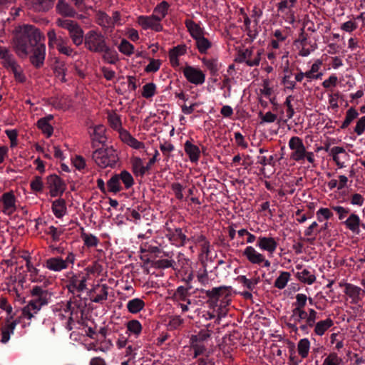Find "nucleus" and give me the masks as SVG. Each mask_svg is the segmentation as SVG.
Returning <instances> with one entry per match:
<instances>
[{
  "label": "nucleus",
  "mask_w": 365,
  "mask_h": 365,
  "mask_svg": "<svg viewBox=\"0 0 365 365\" xmlns=\"http://www.w3.org/2000/svg\"><path fill=\"white\" fill-rule=\"evenodd\" d=\"M14 34V48L20 58L27 57L31 48L43 37L39 29L29 24L16 27Z\"/></svg>",
  "instance_id": "1"
},
{
  "label": "nucleus",
  "mask_w": 365,
  "mask_h": 365,
  "mask_svg": "<svg viewBox=\"0 0 365 365\" xmlns=\"http://www.w3.org/2000/svg\"><path fill=\"white\" fill-rule=\"evenodd\" d=\"M207 297V303L210 309H214L220 315L225 316L227 312V307L232 300V287L220 286L213 287L212 289L202 290Z\"/></svg>",
  "instance_id": "2"
},
{
  "label": "nucleus",
  "mask_w": 365,
  "mask_h": 365,
  "mask_svg": "<svg viewBox=\"0 0 365 365\" xmlns=\"http://www.w3.org/2000/svg\"><path fill=\"white\" fill-rule=\"evenodd\" d=\"M32 299L22 309L24 317L31 319L41 309L48 304L51 294L47 289L40 286H34L30 291Z\"/></svg>",
  "instance_id": "3"
},
{
  "label": "nucleus",
  "mask_w": 365,
  "mask_h": 365,
  "mask_svg": "<svg viewBox=\"0 0 365 365\" xmlns=\"http://www.w3.org/2000/svg\"><path fill=\"white\" fill-rule=\"evenodd\" d=\"M93 145L96 143L101 144V147L93 152L92 158L96 165L102 168L114 167L118 160L115 150L112 146H107L103 141L98 140L99 138H93Z\"/></svg>",
  "instance_id": "4"
},
{
  "label": "nucleus",
  "mask_w": 365,
  "mask_h": 365,
  "mask_svg": "<svg viewBox=\"0 0 365 365\" xmlns=\"http://www.w3.org/2000/svg\"><path fill=\"white\" fill-rule=\"evenodd\" d=\"M83 43L85 48L91 52L101 53L109 50L106 36L97 29L86 32Z\"/></svg>",
  "instance_id": "5"
},
{
  "label": "nucleus",
  "mask_w": 365,
  "mask_h": 365,
  "mask_svg": "<svg viewBox=\"0 0 365 365\" xmlns=\"http://www.w3.org/2000/svg\"><path fill=\"white\" fill-rule=\"evenodd\" d=\"M56 24L61 28L65 29L68 31L69 36L77 46H81L84 41V32L81 26L73 20L58 18L56 21Z\"/></svg>",
  "instance_id": "6"
},
{
  "label": "nucleus",
  "mask_w": 365,
  "mask_h": 365,
  "mask_svg": "<svg viewBox=\"0 0 365 365\" xmlns=\"http://www.w3.org/2000/svg\"><path fill=\"white\" fill-rule=\"evenodd\" d=\"M297 4V0H279L277 4L279 15L289 24H293L295 21L294 8Z\"/></svg>",
  "instance_id": "7"
},
{
  "label": "nucleus",
  "mask_w": 365,
  "mask_h": 365,
  "mask_svg": "<svg viewBox=\"0 0 365 365\" xmlns=\"http://www.w3.org/2000/svg\"><path fill=\"white\" fill-rule=\"evenodd\" d=\"M17 199L14 191L4 192L0 196V208L1 212L10 216L14 213L17 209Z\"/></svg>",
  "instance_id": "8"
},
{
  "label": "nucleus",
  "mask_w": 365,
  "mask_h": 365,
  "mask_svg": "<svg viewBox=\"0 0 365 365\" xmlns=\"http://www.w3.org/2000/svg\"><path fill=\"white\" fill-rule=\"evenodd\" d=\"M46 185L50 190V195L53 197L61 196L66 189L65 182L56 174L47 177Z\"/></svg>",
  "instance_id": "9"
},
{
  "label": "nucleus",
  "mask_w": 365,
  "mask_h": 365,
  "mask_svg": "<svg viewBox=\"0 0 365 365\" xmlns=\"http://www.w3.org/2000/svg\"><path fill=\"white\" fill-rule=\"evenodd\" d=\"M262 53L260 50L255 52L252 48H246L240 52L237 61L245 63L248 66H256L260 63Z\"/></svg>",
  "instance_id": "10"
},
{
  "label": "nucleus",
  "mask_w": 365,
  "mask_h": 365,
  "mask_svg": "<svg viewBox=\"0 0 365 365\" xmlns=\"http://www.w3.org/2000/svg\"><path fill=\"white\" fill-rule=\"evenodd\" d=\"M183 74L188 82L194 85H202L205 81V74L198 68L186 66L183 68Z\"/></svg>",
  "instance_id": "11"
},
{
  "label": "nucleus",
  "mask_w": 365,
  "mask_h": 365,
  "mask_svg": "<svg viewBox=\"0 0 365 365\" xmlns=\"http://www.w3.org/2000/svg\"><path fill=\"white\" fill-rule=\"evenodd\" d=\"M30 53L31 63L36 68L41 67L46 57L45 44L39 41L31 48Z\"/></svg>",
  "instance_id": "12"
},
{
  "label": "nucleus",
  "mask_w": 365,
  "mask_h": 365,
  "mask_svg": "<svg viewBox=\"0 0 365 365\" xmlns=\"http://www.w3.org/2000/svg\"><path fill=\"white\" fill-rule=\"evenodd\" d=\"M137 23L144 30L152 29L155 31H160L163 29L159 19L157 16L153 14L150 16H139L137 19Z\"/></svg>",
  "instance_id": "13"
},
{
  "label": "nucleus",
  "mask_w": 365,
  "mask_h": 365,
  "mask_svg": "<svg viewBox=\"0 0 365 365\" xmlns=\"http://www.w3.org/2000/svg\"><path fill=\"white\" fill-rule=\"evenodd\" d=\"M289 145L292 150L291 158L293 160L300 161L305 159L306 149L300 138H290Z\"/></svg>",
  "instance_id": "14"
},
{
  "label": "nucleus",
  "mask_w": 365,
  "mask_h": 365,
  "mask_svg": "<svg viewBox=\"0 0 365 365\" xmlns=\"http://www.w3.org/2000/svg\"><path fill=\"white\" fill-rule=\"evenodd\" d=\"M288 51H284L282 56V61H285V66L284 68V72L285 73L282 81V83L283 84L285 90L292 91L295 88L296 83L294 80H292V73L289 71V61L288 58Z\"/></svg>",
  "instance_id": "15"
},
{
  "label": "nucleus",
  "mask_w": 365,
  "mask_h": 365,
  "mask_svg": "<svg viewBox=\"0 0 365 365\" xmlns=\"http://www.w3.org/2000/svg\"><path fill=\"white\" fill-rule=\"evenodd\" d=\"M168 233L166 235L172 245L176 247L185 246L187 243V236L182 232L181 228H175L174 230L168 229Z\"/></svg>",
  "instance_id": "16"
},
{
  "label": "nucleus",
  "mask_w": 365,
  "mask_h": 365,
  "mask_svg": "<svg viewBox=\"0 0 365 365\" xmlns=\"http://www.w3.org/2000/svg\"><path fill=\"white\" fill-rule=\"evenodd\" d=\"M187 47L185 44L178 45L170 50L169 60L170 65L173 68L180 66V63L179 58L185 55L187 53Z\"/></svg>",
  "instance_id": "17"
},
{
  "label": "nucleus",
  "mask_w": 365,
  "mask_h": 365,
  "mask_svg": "<svg viewBox=\"0 0 365 365\" xmlns=\"http://www.w3.org/2000/svg\"><path fill=\"white\" fill-rule=\"evenodd\" d=\"M261 250L267 251L272 255L278 245L277 242L272 237H258L256 245Z\"/></svg>",
  "instance_id": "18"
},
{
  "label": "nucleus",
  "mask_w": 365,
  "mask_h": 365,
  "mask_svg": "<svg viewBox=\"0 0 365 365\" xmlns=\"http://www.w3.org/2000/svg\"><path fill=\"white\" fill-rule=\"evenodd\" d=\"M344 293L351 299V303L357 304L361 300V295H365V291L354 284L346 283L345 284Z\"/></svg>",
  "instance_id": "19"
},
{
  "label": "nucleus",
  "mask_w": 365,
  "mask_h": 365,
  "mask_svg": "<svg viewBox=\"0 0 365 365\" xmlns=\"http://www.w3.org/2000/svg\"><path fill=\"white\" fill-rule=\"evenodd\" d=\"M334 161L339 168L345 167L344 163L349 159V154L342 147L335 146L331 149Z\"/></svg>",
  "instance_id": "20"
},
{
  "label": "nucleus",
  "mask_w": 365,
  "mask_h": 365,
  "mask_svg": "<svg viewBox=\"0 0 365 365\" xmlns=\"http://www.w3.org/2000/svg\"><path fill=\"white\" fill-rule=\"evenodd\" d=\"M242 255L252 264H261L264 260V255L252 246H247L244 250Z\"/></svg>",
  "instance_id": "21"
},
{
  "label": "nucleus",
  "mask_w": 365,
  "mask_h": 365,
  "mask_svg": "<svg viewBox=\"0 0 365 365\" xmlns=\"http://www.w3.org/2000/svg\"><path fill=\"white\" fill-rule=\"evenodd\" d=\"M185 153L188 155L190 160L193 163H197L200 159L201 151L200 148L192 143L190 140H187L184 145Z\"/></svg>",
  "instance_id": "22"
},
{
  "label": "nucleus",
  "mask_w": 365,
  "mask_h": 365,
  "mask_svg": "<svg viewBox=\"0 0 365 365\" xmlns=\"http://www.w3.org/2000/svg\"><path fill=\"white\" fill-rule=\"evenodd\" d=\"M44 266L49 270L54 272H61L67 269L65 261L60 257L48 258L46 260Z\"/></svg>",
  "instance_id": "23"
},
{
  "label": "nucleus",
  "mask_w": 365,
  "mask_h": 365,
  "mask_svg": "<svg viewBox=\"0 0 365 365\" xmlns=\"http://www.w3.org/2000/svg\"><path fill=\"white\" fill-rule=\"evenodd\" d=\"M343 224L353 233L359 234L360 232L361 220L356 213H351L348 218L343 222Z\"/></svg>",
  "instance_id": "24"
},
{
  "label": "nucleus",
  "mask_w": 365,
  "mask_h": 365,
  "mask_svg": "<svg viewBox=\"0 0 365 365\" xmlns=\"http://www.w3.org/2000/svg\"><path fill=\"white\" fill-rule=\"evenodd\" d=\"M54 0H26L27 4L36 11H46L51 8Z\"/></svg>",
  "instance_id": "25"
},
{
  "label": "nucleus",
  "mask_w": 365,
  "mask_h": 365,
  "mask_svg": "<svg viewBox=\"0 0 365 365\" xmlns=\"http://www.w3.org/2000/svg\"><path fill=\"white\" fill-rule=\"evenodd\" d=\"M86 278L83 276L81 279H78L76 276H73L71 278L69 284H68V290L73 294L74 292H83L86 288Z\"/></svg>",
  "instance_id": "26"
},
{
  "label": "nucleus",
  "mask_w": 365,
  "mask_h": 365,
  "mask_svg": "<svg viewBox=\"0 0 365 365\" xmlns=\"http://www.w3.org/2000/svg\"><path fill=\"white\" fill-rule=\"evenodd\" d=\"M108 289L107 284H97L92 290L96 295L91 298V301L95 303H102L108 299Z\"/></svg>",
  "instance_id": "27"
},
{
  "label": "nucleus",
  "mask_w": 365,
  "mask_h": 365,
  "mask_svg": "<svg viewBox=\"0 0 365 365\" xmlns=\"http://www.w3.org/2000/svg\"><path fill=\"white\" fill-rule=\"evenodd\" d=\"M7 69H10L14 73L15 80L19 83H24L26 81V76L24 73L23 68L16 62V59L10 62L7 66H5Z\"/></svg>",
  "instance_id": "28"
},
{
  "label": "nucleus",
  "mask_w": 365,
  "mask_h": 365,
  "mask_svg": "<svg viewBox=\"0 0 365 365\" xmlns=\"http://www.w3.org/2000/svg\"><path fill=\"white\" fill-rule=\"evenodd\" d=\"M26 267L30 273V277L32 282H42L46 279V277L39 274V269L36 268L31 263L30 258L26 259Z\"/></svg>",
  "instance_id": "29"
},
{
  "label": "nucleus",
  "mask_w": 365,
  "mask_h": 365,
  "mask_svg": "<svg viewBox=\"0 0 365 365\" xmlns=\"http://www.w3.org/2000/svg\"><path fill=\"white\" fill-rule=\"evenodd\" d=\"M186 27L194 40L205 35L204 29L192 20H187L185 21Z\"/></svg>",
  "instance_id": "30"
},
{
  "label": "nucleus",
  "mask_w": 365,
  "mask_h": 365,
  "mask_svg": "<svg viewBox=\"0 0 365 365\" xmlns=\"http://www.w3.org/2000/svg\"><path fill=\"white\" fill-rule=\"evenodd\" d=\"M57 12L64 16L74 17L76 11L65 0H59L56 5Z\"/></svg>",
  "instance_id": "31"
},
{
  "label": "nucleus",
  "mask_w": 365,
  "mask_h": 365,
  "mask_svg": "<svg viewBox=\"0 0 365 365\" xmlns=\"http://www.w3.org/2000/svg\"><path fill=\"white\" fill-rule=\"evenodd\" d=\"M51 209L57 218H61L67 211L66 200L62 198L54 200L52 202Z\"/></svg>",
  "instance_id": "32"
},
{
  "label": "nucleus",
  "mask_w": 365,
  "mask_h": 365,
  "mask_svg": "<svg viewBox=\"0 0 365 365\" xmlns=\"http://www.w3.org/2000/svg\"><path fill=\"white\" fill-rule=\"evenodd\" d=\"M19 323V320H14L13 322H7L6 326L1 330V341L6 344L10 339V336L14 333L16 326Z\"/></svg>",
  "instance_id": "33"
},
{
  "label": "nucleus",
  "mask_w": 365,
  "mask_h": 365,
  "mask_svg": "<svg viewBox=\"0 0 365 365\" xmlns=\"http://www.w3.org/2000/svg\"><path fill=\"white\" fill-rule=\"evenodd\" d=\"M132 170L136 177H143L147 172V168L143 165V160L135 157L131 159Z\"/></svg>",
  "instance_id": "34"
},
{
  "label": "nucleus",
  "mask_w": 365,
  "mask_h": 365,
  "mask_svg": "<svg viewBox=\"0 0 365 365\" xmlns=\"http://www.w3.org/2000/svg\"><path fill=\"white\" fill-rule=\"evenodd\" d=\"M334 325V322L331 318H327L324 320H321L314 326V333L318 336H322L325 332Z\"/></svg>",
  "instance_id": "35"
},
{
  "label": "nucleus",
  "mask_w": 365,
  "mask_h": 365,
  "mask_svg": "<svg viewBox=\"0 0 365 365\" xmlns=\"http://www.w3.org/2000/svg\"><path fill=\"white\" fill-rule=\"evenodd\" d=\"M145 302L140 298H134L128 302L126 307L131 314L139 313L145 307Z\"/></svg>",
  "instance_id": "36"
},
{
  "label": "nucleus",
  "mask_w": 365,
  "mask_h": 365,
  "mask_svg": "<svg viewBox=\"0 0 365 365\" xmlns=\"http://www.w3.org/2000/svg\"><path fill=\"white\" fill-rule=\"evenodd\" d=\"M96 23L103 29H113L110 16L103 11H98L96 14Z\"/></svg>",
  "instance_id": "37"
},
{
  "label": "nucleus",
  "mask_w": 365,
  "mask_h": 365,
  "mask_svg": "<svg viewBox=\"0 0 365 365\" xmlns=\"http://www.w3.org/2000/svg\"><path fill=\"white\" fill-rule=\"evenodd\" d=\"M53 116L48 115L44 118H42L38 120V127L42 130V133L50 137L53 134V127L48 123V120H51Z\"/></svg>",
  "instance_id": "38"
},
{
  "label": "nucleus",
  "mask_w": 365,
  "mask_h": 365,
  "mask_svg": "<svg viewBox=\"0 0 365 365\" xmlns=\"http://www.w3.org/2000/svg\"><path fill=\"white\" fill-rule=\"evenodd\" d=\"M192 288L190 285L185 287L183 286H180L175 291L173 298L175 300L178 301H187L188 304H190V299H188V297L190 296L189 290Z\"/></svg>",
  "instance_id": "39"
},
{
  "label": "nucleus",
  "mask_w": 365,
  "mask_h": 365,
  "mask_svg": "<svg viewBox=\"0 0 365 365\" xmlns=\"http://www.w3.org/2000/svg\"><path fill=\"white\" fill-rule=\"evenodd\" d=\"M108 190L110 192L117 193L123 190L120 185V180L118 174L113 175L107 182Z\"/></svg>",
  "instance_id": "40"
},
{
  "label": "nucleus",
  "mask_w": 365,
  "mask_h": 365,
  "mask_svg": "<svg viewBox=\"0 0 365 365\" xmlns=\"http://www.w3.org/2000/svg\"><path fill=\"white\" fill-rule=\"evenodd\" d=\"M296 277L301 282L307 284H312L316 280L315 275L311 274L307 269H303L302 272H297Z\"/></svg>",
  "instance_id": "41"
},
{
  "label": "nucleus",
  "mask_w": 365,
  "mask_h": 365,
  "mask_svg": "<svg viewBox=\"0 0 365 365\" xmlns=\"http://www.w3.org/2000/svg\"><path fill=\"white\" fill-rule=\"evenodd\" d=\"M195 41L196 47L200 53H206L212 46V43L205 37V35L197 38Z\"/></svg>",
  "instance_id": "42"
},
{
  "label": "nucleus",
  "mask_w": 365,
  "mask_h": 365,
  "mask_svg": "<svg viewBox=\"0 0 365 365\" xmlns=\"http://www.w3.org/2000/svg\"><path fill=\"white\" fill-rule=\"evenodd\" d=\"M175 262L174 260L168 259H160L153 260L150 262L151 267L155 269H166L170 267L175 269Z\"/></svg>",
  "instance_id": "43"
},
{
  "label": "nucleus",
  "mask_w": 365,
  "mask_h": 365,
  "mask_svg": "<svg viewBox=\"0 0 365 365\" xmlns=\"http://www.w3.org/2000/svg\"><path fill=\"white\" fill-rule=\"evenodd\" d=\"M302 48L299 50V54L301 56H308L312 52L317 48L316 43H311L306 38L301 41Z\"/></svg>",
  "instance_id": "44"
},
{
  "label": "nucleus",
  "mask_w": 365,
  "mask_h": 365,
  "mask_svg": "<svg viewBox=\"0 0 365 365\" xmlns=\"http://www.w3.org/2000/svg\"><path fill=\"white\" fill-rule=\"evenodd\" d=\"M81 237L83 240L84 245L88 247H97V245L99 243V240L98 239L97 237L92 234L86 233L83 229H82Z\"/></svg>",
  "instance_id": "45"
},
{
  "label": "nucleus",
  "mask_w": 365,
  "mask_h": 365,
  "mask_svg": "<svg viewBox=\"0 0 365 365\" xmlns=\"http://www.w3.org/2000/svg\"><path fill=\"white\" fill-rule=\"evenodd\" d=\"M309 349L310 341L308 339L304 338L299 341L297 344V350L299 354L302 356V358L304 359L307 357Z\"/></svg>",
  "instance_id": "46"
},
{
  "label": "nucleus",
  "mask_w": 365,
  "mask_h": 365,
  "mask_svg": "<svg viewBox=\"0 0 365 365\" xmlns=\"http://www.w3.org/2000/svg\"><path fill=\"white\" fill-rule=\"evenodd\" d=\"M127 331L130 334H134L135 336H138L142 331V325L140 322L137 319H132L127 322L126 324Z\"/></svg>",
  "instance_id": "47"
},
{
  "label": "nucleus",
  "mask_w": 365,
  "mask_h": 365,
  "mask_svg": "<svg viewBox=\"0 0 365 365\" xmlns=\"http://www.w3.org/2000/svg\"><path fill=\"white\" fill-rule=\"evenodd\" d=\"M274 111L279 114V121L286 122L291 119L294 115L293 108H287L286 113H284L280 106H276L274 108Z\"/></svg>",
  "instance_id": "48"
},
{
  "label": "nucleus",
  "mask_w": 365,
  "mask_h": 365,
  "mask_svg": "<svg viewBox=\"0 0 365 365\" xmlns=\"http://www.w3.org/2000/svg\"><path fill=\"white\" fill-rule=\"evenodd\" d=\"M58 51L66 56H71L74 53L73 49L68 45L66 40L63 38H59L58 43L56 46Z\"/></svg>",
  "instance_id": "49"
},
{
  "label": "nucleus",
  "mask_w": 365,
  "mask_h": 365,
  "mask_svg": "<svg viewBox=\"0 0 365 365\" xmlns=\"http://www.w3.org/2000/svg\"><path fill=\"white\" fill-rule=\"evenodd\" d=\"M169 8V4L166 1H162L160 4L157 5L153 11V15L157 16L159 19V21L165 17Z\"/></svg>",
  "instance_id": "50"
},
{
  "label": "nucleus",
  "mask_w": 365,
  "mask_h": 365,
  "mask_svg": "<svg viewBox=\"0 0 365 365\" xmlns=\"http://www.w3.org/2000/svg\"><path fill=\"white\" fill-rule=\"evenodd\" d=\"M290 276L291 274L288 272H281L274 282V287L279 289H284L289 281Z\"/></svg>",
  "instance_id": "51"
},
{
  "label": "nucleus",
  "mask_w": 365,
  "mask_h": 365,
  "mask_svg": "<svg viewBox=\"0 0 365 365\" xmlns=\"http://www.w3.org/2000/svg\"><path fill=\"white\" fill-rule=\"evenodd\" d=\"M359 116L358 111L354 108H350L346 113L345 119L342 123L341 128H344L348 127L355 119Z\"/></svg>",
  "instance_id": "52"
},
{
  "label": "nucleus",
  "mask_w": 365,
  "mask_h": 365,
  "mask_svg": "<svg viewBox=\"0 0 365 365\" xmlns=\"http://www.w3.org/2000/svg\"><path fill=\"white\" fill-rule=\"evenodd\" d=\"M120 182H122L125 189L130 188L134 184V180L131 174L127 170H123L120 174H118Z\"/></svg>",
  "instance_id": "53"
},
{
  "label": "nucleus",
  "mask_w": 365,
  "mask_h": 365,
  "mask_svg": "<svg viewBox=\"0 0 365 365\" xmlns=\"http://www.w3.org/2000/svg\"><path fill=\"white\" fill-rule=\"evenodd\" d=\"M120 52L126 55L131 56L134 53V46L128 41L123 39L118 46Z\"/></svg>",
  "instance_id": "54"
},
{
  "label": "nucleus",
  "mask_w": 365,
  "mask_h": 365,
  "mask_svg": "<svg viewBox=\"0 0 365 365\" xmlns=\"http://www.w3.org/2000/svg\"><path fill=\"white\" fill-rule=\"evenodd\" d=\"M0 59L3 61V65L5 67L15 58L10 53L9 50L4 46H0Z\"/></svg>",
  "instance_id": "55"
},
{
  "label": "nucleus",
  "mask_w": 365,
  "mask_h": 365,
  "mask_svg": "<svg viewBox=\"0 0 365 365\" xmlns=\"http://www.w3.org/2000/svg\"><path fill=\"white\" fill-rule=\"evenodd\" d=\"M156 93V86L153 83H148L143 86L142 96L145 98H150Z\"/></svg>",
  "instance_id": "56"
},
{
  "label": "nucleus",
  "mask_w": 365,
  "mask_h": 365,
  "mask_svg": "<svg viewBox=\"0 0 365 365\" xmlns=\"http://www.w3.org/2000/svg\"><path fill=\"white\" fill-rule=\"evenodd\" d=\"M259 117L261 119V123H274L275 120H279V114L273 113L271 111L266 112L263 113L262 112H259Z\"/></svg>",
  "instance_id": "57"
},
{
  "label": "nucleus",
  "mask_w": 365,
  "mask_h": 365,
  "mask_svg": "<svg viewBox=\"0 0 365 365\" xmlns=\"http://www.w3.org/2000/svg\"><path fill=\"white\" fill-rule=\"evenodd\" d=\"M0 308L3 310H5L8 314L6 317V322H9L11 319H13L14 316L12 314V307L8 303V300L6 297H1L0 299Z\"/></svg>",
  "instance_id": "58"
},
{
  "label": "nucleus",
  "mask_w": 365,
  "mask_h": 365,
  "mask_svg": "<svg viewBox=\"0 0 365 365\" xmlns=\"http://www.w3.org/2000/svg\"><path fill=\"white\" fill-rule=\"evenodd\" d=\"M342 359L336 353H330L324 360L322 365H339Z\"/></svg>",
  "instance_id": "59"
},
{
  "label": "nucleus",
  "mask_w": 365,
  "mask_h": 365,
  "mask_svg": "<svg viewBox=\"0 0 365 365\" xmlns=\"http://www.w3.org/2000/svg\"><path fill=\"white\" fill-rule=\"evenodd\" d=\"M307 317V312L305 310L292 309V314L289 317V321H293L295 324H299L302 320Z\"/></svg>",
  "instance_id": "60"
},
{
  "label": "nucleus",
  "mask_w": 365,
  "mask_h": 365,
  "mask_svg": "<svg viewBox=\"0 0 365 365\" xmlns=\"http://www.w3.org/2000/svg\"><path fill=\"white\" fill-rule=\"evenodd\" d=\"M307 299L306 294H297L296 295V302L293 304L295 306L293 309L304 310Z\"/></svg>",
  "instance_id": "61"
},
{
  "label": "nucleus",
  "mask_w": 365,
  "mask_h": 365,
  "mask_svg": "<svg viewBox=\"0 0 365 365\" xmlns=\"http://www.w3.org/2000/svg\"><path fill=\"white\" fill-rule=\"evenodd\" d=\"M123 142L130 147L138 150H143L145 148V145L143 143L140 142L137 140V138H121Z\"/></svg>",
  "instance_id": "62"
},
{
  "label": "nucleus",
  "mask_w": 365,
  "mask_h": 365,
  "mask_svg": "<svg viewBox=\"0 0 365 365\" xmlns=\"http://www.w3.org/2000/svg\"><path fill=\"white\" fill-rule=\"evenodd\" d=\"M108 120L110 126L115 130H119L121 126L120 117L115 113H110L108 115Z\"/></svg>",
  "instance_id": "63"
},
{
  "label": "nucleus",
  "mask_w": 365,
  "mask_h": 365,
  "mask_svg": "<svg viewBox=\"0 0 365 365\" xmlns=\"http://www.w3.org/2000/svg\"><path fill=\"white\" fill-rule=\"evenodd\" d=\"M30 186L34 192H42L43 189V182L40 176H35L31 181Z\"/></svg>",
  "instance_id": "64"
}]
</instances>
